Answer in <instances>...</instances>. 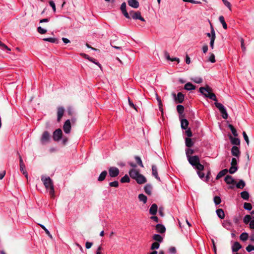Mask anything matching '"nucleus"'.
Instances as JSON below:
<instances>
[{"instance_id":"obj_1","label":"nucleus","mask_w":254,"mask_h":254,"mask_svg":"<svg viewBox=\"0 0 254 254\" xmlns=\"http://www.w3.org/2000/svg\"><path fill=\"white\" fill-rule=\"evenodd\" d=\"M199 92L206 98L215 101V105L219 109L220 113L222 114V118L224 119H227L228 117L226 109L220 103L217 102V99L215 94L212 93V89L208 85L205 87H201L199 89Z\"/></svg>"},{"instance_id":"obj_2","label":"nucleus","mask_w":254,"mask_h":254,"mask_svg":"<svg viewBox=\"0 0 254 254\" xmlns=\"http://www.w3.org/2000/svg\"><path fill=\"white\" fill-rule=\"evenodd\" d=\"M41 180L46 189L49 190L50 195L51 197H54L55 196V190L52 180L49 177L44 176L41 177Z\"/></svg>"},{"instance_id":"obj_3","label":"nucleus","mask_w":254,"mask_h":254,"mask_svg":"<svg viewBox=\"0 0 254 254\" xmlns=\"http://www.w3.org/2000/svg\"><path fill=\"white\" fill-rule=\"evenodd\" d=\"M190 164L195 169L198 171H203L204 166L200 163L199 158L197 155L192 156L188 159Z\"/></svg>"},{"instance_id":"obj_4","label":"nucleus","mask_w":254,"mask_h":254,"mask_svg":"<svg viewBox=\"0 0 254 254\" xmlns=\"http://www.w3.org/2000/svg\"><path fill=\"white\" fill-rule=\"evenodd\" d=\"M50 140V134L48 131H45L40 138V142L42 145H45Z\"/></svg>"},{"instance_id":"obj_5","label":"nucleus","mask_w":254,"mask_h":254,"mask_svg":"<svg viewBox=\"0 0 254 254\" xmlns=\"http://www.w3.org/2000/svg\"><path fill=\"white\" fill-rule=\"evenodd\" d=\"M63 132L62 130L60 128L56 129L53 133V138L55 141H59L62 138Z\"/></svg>"},{"instance_id":"obj_6","label":"nucleus","mask_w":254,"mask_h":254,"mask_svg":"<svg viewBox=\"0 0 254 254\" xmlns=\"http://www.w3.org/2000/svg\"><path fill=\"white\" fill-rule=\"evenodd\" d=\"M109 173L111 177L115 178L119 175L120 171L118 168L115 167H111L109 169Z\"/></svg>"},{"instance_id":"obj_7","label":"nucleus","mask_w":254,"mask_h":254,"mask_svg":"<svg viewBox=\"0 0 254 254\" xmlns=\"http://www.w3.org/2000/svg\"><path fill=\"white\" fill-rule=\"evenodd\" d=\"M71 128V126L70 121L69 120H67L65 122V123L63 126L64 131L65 133L68 134L70 132Z\"/></svg>"},{"instance_id":"obj_8","label":"nucleus","mask_w":254,"mask_h":254,"mask_svg":"<svg viewBox=\"0 0 254 254\" xmlns=\"http://www.w3.org/2000/svg\"><path fill=\"white\" fill-rule=\"evenodd\" d=\"M131 14L132 13L131 17L134 19H139L142 21H145V19L143 17H142L141 15V13L139 11L133 12L131 11L130 12Z\"/></svg>"},{"instance_id":"obj_9","label":"nucleus","mask_w":254,"mask_h":254,"mask_svg":"<svg viewBox=\"0 0 254 254\" xmlns=\"http://www.w3.org/2000/svg\"><path fill=\"white\" fill-rule=\"evenodd\" d=\"M64 109L63 107H59L58 108L57 111V121L58 122H60L61 118L64 115Z\"/></svg>"},{"instance_id":"obj_10","label":"nucleus","mask_w":254,"mask_h":254,"mask_svg":"<svg viewBox=\"0 0 254 254\" xmlns=\"http://www.w3.org/2000/svg\"><path fill=\"white\" fill-rule=\"evenodd\" d=\"M139 174V171L134 168L130 170L129 171V176L134 180L136 179Z\"/></svg>"},{"instance_id":"obj_11","label":"nucleus","mask_w":254,"mask_h":254,"mask_svg":"<svg viewBox=\"0 0 254 254\" xmlns=\"http://www.w3.org/2000/svg\"><path fill=\"white\" fill-rule=\"evenodd\" d=\"M231 153L233 156L239 158L240 155L239 148L236 146H233L231 149Z\"/></svg>"},{"instance_id":"obj_12","label":"nucleus","mask_w":254,"mask_h":254,"mask_svg":"<svg viewBox=\"0 0 254 254\" xmlns=\"http://www.w3.org/2000/svg\"><path fill=\"white\" fill-rule=\"evenodd\" d=\"M121 10L123 14H124V15L127 18H128V19L130 18V16L126 10V3L125 2H124L121 4Z\"/></svg>"},{"instance_id":"obj_13","label":"nucleus","mask_w":254,"mask_h":254,"mask_svg":"<svg viewBox=\"0 0 254 254\" xmlns=\"http://www.w3.org/2000/svg\"><path fill=\"white\" fill-rule=\"evenodd\" d=\"M174 96L175 98V100L176 101L179 103H182L184 100V95L181 92H179L177 94V96H176V95L174 94Z\"/></svg>"},{"instance_id":"obj_14","label":"nucleus","mask_w":254,"mask_h":254,"mask_svg":"<svg viewBox=\"0 0 254 254\" xmlns=\"http://www.w3.org/2000/svg\"><path fill=\"white\" fill-rule=\"evenodd\" d=\"M135 180L138 184H142L146 182L145 177L140 174H139Z\"/></svg>"},{"instance_id":"obj_15","label":"nucleus","mask_w":254,"mask_h":254,"mask_svg":"<svg viewBox=\"0 0 254 254\" xmlns=\"http://www.w3.org/2000/svg\"><path fill=\"white\" fill-rule=\"evenodd\" d=\"M128 5L134 8H137L139 7V2L136 0H128Z\"/></svg>"},{"instance_id":"obj_16","label":"nucleus","mask_w":254,"mask_h":254,"mask_svg":"<svg viewBox=\"0 0 254 254\" xmlns=\"http://www.w3.org/2000/svg\"><path fill=\"white\" fill-rule=\"evenodd\" d=\"M241 248L242 246L238 242H235L232 246V250L233 252H237Z\"/></svg>"},{"instance_id":"obj_17","label":"nucleus","mask_w":254,"mask_h":254,"mask_svg":"<svg viewBox=\"0 0 254 254\" xmlns=\"http://www.w3.org/2000/svg\"><path fill=\"white\" fill-rule=\"evenodd\" d=\"M155 229L157 232L160 233H163L166 231V228L165 226L162 224H158L155 226Z\"/></svg>"},{"instance_id":"obj_18","label":"nucleus","mask_w":254,"mask_h":254,"mask_svg":"<svg viewBox=\"0 0 254 254\" xmlns=\"http://www.w3.org/2000/svg\"><path fill=\"white\" fill-rule=\"evenodd\" d=\"M152 175L158 181H160V178L158 176L157 172V168L155 165L152 166Z\"/></svg>"},{"instance_id":"obj_19","label":"nucleus","mask_w":254,"mask_h":254,"mask_svg":"<svg viewBox=\"0 0 254 254\" xmlns=\"http://www.w3.org/2000/svg\"><path fill=\"white\" fill-rule=\"evenodd\" d=\"M157 205L155 203L153 204L149 209V213L153 215H155L157 213Z\"/></svg>"},{"instance_id":"obj_20","label":"nucleus","mask_w":254,"mask_h":254,"mask_svg":"<svg viewBox=\"0 0 254 254\" xmlns=\"http://www.w3.org/2000/svg\"><path fill=\"white\" fill-rule=\"evenodd\" d=\"M189 125V122L187 119H184L181 120V126L183 129H186L188 128Z\"/></svg>"},{"instance_id":"obj_21","label":"nucleus","mask_w":254,"mask_h":254,"mask_svg":"<svg viewBox=\"0 0 254 254\" xmlns=\"http://www.w3.org/2000/svg\"><path fill=\"white\" fill-rule=\"evenodd\" d=\"M225 181L227 184H233L236 183L235 180L230 175H227L225 177Z\"/></svg>"},{"instance_id":"obj_22","label":"nucleus","mask_w":254,"mask_h":254,"mask_svg":"<svg viewBox=\"0 0 254 254\" xmlns=\"http://www.w3.org/2000/svg\"><path fill=\"white\" fill-rule=\"evenodd\" d=\"M195 88V86L190 82L187 83L184 86V89L186 90H192Z\"/></svg>"},{"instance_id":"obj_23","label":"nucleus","mask_w":254,"mask_h":254,"mask_svg":"<svg viewBox=\"0 0 254 254\" xmlns=\"http://www.w3.org/2000/svg\"><path fill=\"white\" fill-rule=\"evenodd\" d=\"M230 139L231 143L236 145H239L240 144V140L237 137H233L232 136H230Z\"/></svg>"},{"instance_id":"obj_24","label":"nucleus","mask_w":254,"mask_h":254,"mask_svg":"<svg viewBox=\"0 0 254 254\" xmlns=\"http://www.w3.org/2000/svg\"><path fill=\"white\" fill-rule=\"evenodd\" d=\"M107 175V172L106 171H104L102 172V173L100 174V175L98 178V181L99 182H102V181H104Z\"/></svg>"},{"instance_id":"obj_25","label":"nucleus","mask_w":254,"mask_h":254,"mask_svg":"<svg viewBox=\"0 0 254 254\" xmlns=\"http://www.w3.org/2000/svg\"><path fill=\"white\" fill-rule=\"evenodd\" d=\"M217 216L221 219H224L225 217V213L222 209L219 208L216 210Z\"/></svg>"},{"instance_id":"obj_26","label":"nucleus","mask_w":254,"mask_h":254,"mask_svg":"<svg viewBox=\"0 0 254 254\" xmlns=\"http://www.w3.org/2000/svg\"><path fill=\"white\" fill-rule=\"evenodd\" d=\"M216 36L215 31H212V38L210 39V46L212 49L214 48V41L215 40Z\"/></svg>"},{"instance_id":"obj_27","label":"nucleus","mask_w":254,"mask_h":254,"mask_svg":"<svg viewBox=\"0 0 254 254\" xmlns=\"http://www.w3.org/2000/svg\"><path fill=\"white\" fill-rule=\"evenodd\" d=\"M228 170L227 169H225L222 171H221L217 175L216 179L218 180L223 176H225L226 173L228 172Z\"/></svg>"},{"instance_id":"obj_28","label":"nucleus","mask_w":254,"mask_h":254,"mask_svg":"<svg viewBox=\"0 0 254 254\" xmlns=\"http://www.w3.org/2000/svg\"><path fill=\"white\" fill-rule=\"evenodd\" d=\"M185 143L186 145L188 147H191L193 145V142L191 139L189 137L186 138Z\"/></svg>"},{"instance_id":"obj_29","label":"nucleus","mask_w":254,"mask_h":254,"mask_svg":"<svg viewBox=\"0 0 254 254\" xmlns=\"http://www.w3.org/2000/svg\"><path fill=\"white\" fill-rule=\"evenodd\" d=\"M219 20L220 23L222 24L223 27L225 29H227V25L226 22L225 21V19L223 16H220L219 17Z\"/></svg>"},{"instance_id":"obj_30","label":"nucleus","mask_w":254,"mask_h":254,"mask_svg":"<svg viewBox=\"0 0 254 254\" xmlns=\"http://www.w3.org/2000/svg\"><path fill=\"white\" fill-rule=\"evenodd\" d=\"M252 219H253L252 215L251 216L250 215H246L243 219V221L245 224H248L249 223H250Z\"/></svg>"},{"instance_id":"obj_31","label":"nucleus","mask_w":254,"mask_h":254,"mask_svg":"<svg viewBox=\"0 0 254 254\" xmlns=\"http://www.w3.org/2000/svg\"><path fill=\"white\" fill-rule=\"evenodd\" d=\"M241 196L242 198H243L244 200H248L250 197L249 193L247 191H242L241 193Z\"/></svg>"},{"instance_id":"obj_32","label":"nucleus","mask_w":254,"mask_h":254,"mask_svg":"<svg viewBox=\"0 0 254 254\" xmlns=\"http://www.w3.org/2000/svg\"><path fill=\"white\" fill-rule=\"evenodd\" d=\"M246 186V184L245 182L241 180L240 181L236 184V187L238 189H243Z\"/></svg>"},{"instance_id":"obj_33","label":"nucleus","mask_w":254,"mask_h":254,"mask_svg":"<svg viewBox=\"0 0 254 254\" xmlns=\"http://www.w3.org/2000/svg\"><path fill=\"white\" fill-rule=\"evenodd\" d=\"M240 239L242 241H246L248 239V234L246 232L242 233L240 236Z\"/></svg>"},{"instance_id":"obj_34","label":"nucleus","mask_w":254,"mask_h":254,"mask_svg":"<svg viewBox=\"0 0 254 254\" xmlns=\"http://www.w3.org/2000/svg\"><path fill=\"white\" fill-rule=\"evenodd\" d=\"M151 190L152 187L150 185L147 184L144 187V191L148 194H151Z\"/></svg>"},{"instance_id":"obj_35","label":"nucleus","mask_w":254,"mask_h":254,"mask_svg":"<svg viewBox=\"0 0 254 254\" xmlns=\"http://www.w3.org/2000/svg\"><path fill=\"white\" fill-rule=\"evenodd\" d=\"M138 199L140 201H142L143 203H146L147 201V197L143 194H139L138 195Z\"/></svg>"},{"instance_id":"obj_36","label":"nucleus","mask_w":254,"mask_h":254,"mask_svg":"<svg viewBox=\"0 0 254 254\" xmlns=\"http://www.w3.org/2000/svg\"><path fill=\"white\" fill-rule=\"evenodd\" d=\"M153 239L158 242H161L163 240L162 237L159 234L154 235L153 236Z\"/></svg>"},{"instance_id":"obj_37","label":"nucleus","mask_w":254,"mask_h":254,"mask_svg":"<svg viewBox=\"0 0 254 254\" xmlns=\"http://www.w3.org/2000/svg\"><path fill=\"white\" fill-rule=\"evenodd\" d=\"M130 181L129 177L127 175H125L121 179V182L122 183H128Z\"/></svg>"},{"instance_id":"obj_38","label":"nucleus","mask_w":254,"mask_h":254,"mask_svg":"<svg viewBox=\"0 0 254 254\" xmlns=\"http://www.w3.org/2000/svg\"><path fill=\"white\" fill-rule=\"evenodd\" d=\"M40 225V226L45 231V233H46L47 235H48V236L51 238V239H52L53 238V237L52 236V235L50 234L49 231L45 227V226H44L42 224H39Z\"/></svg>"},{"instance_id":"obj_39","label":"nucleus","mask_w":254,"mask_h":254,"mask_svg":"<svg viewBox=\"0 0 254 254\" xmlns=\"http://www.w3.org/2000/svg\"><path fill=\"white\" fill-rule=\"evenodd\" d=\"M251 215H252L253 219L250 223V228L251 229H254V210L251 212Z\"/></svg>"},{"instance_id":"obj_40","label":"nucleus","mask_w":254,"mask_h":254,"mask_svg":"<svg viewBox=\"0 0 254 254\" xmlns=\"http://www.w3.org/2000/svg\"><path fill=\"white\" fill-rule=\"evenodd\" d=\"M43 40L52 43H57L58 41L57 39L55 38H44Z\"/></svg>"},{"instance_id":"obj_41","label":"nucleus","mask_w":254,"mask_h":254,"mask_svg":"<svg viewBox=\"0 0 254 254\" xmlns=\"http://www.w3.org/2000/svg\"><path fill=\"white\" fill-rule=\"evenodd\" d=\"M156 99L157 100L159 108L161 112H163L162 104L161 102V99L158 96L157 94H156Z\"/></svg>"},{"instance_id":"obj_42","label":"nucleus","mask_w":254,"mask_h":254,"mask_svg":"<svg viewBox=\"0 0 254 254\" xmlns=\"http://www.w3.org/2000/svg\"><path fill=\"white\" fill-rule=\"evenodd\" d=\"M229 127L231 129L233 134L235 136H238V133H237V130L235 129V128L233 127V126L232 125H229Z\"/></svg>"},{"instance_id":"obj_43","label":"nucleus","mask_w":254,"mask_h":254,"mask_svg":"<svg viewBox=\"0 0 254 254\" xmlns=\"http://www.w3.org/2000/svg\"><path fill=\"white\" fill-rule=\"evenodd\" d=\"M177 110L179 114H182L184 112V107L183 105H178L177 106Z\"/></svg>"},{"instance_id":"obj_44","label":"nucleus","mask_w":254,"mask_h":254,"mask_svg":"<svg viewBox=\"0 0 254 254\" xmlns=\"http://www.w3.org/2000/svg\"><path fill=\"white\" fill-rule=\"evenodd\" d=\"M194 153V151L193 149H187L186 150V153L187 157V158L188 159L189 157H191L192 156H190V155Z\"/></svg>"},{"instance_id":"obj_45","label":"nucleus","mask_w":254,"mask_h":254,"mask_svg":"<svg viewBox=\"0 0 254 254\" xmlns=\"http://www.w3.org/2000/svg\"><path fill=\"white\" fill-rule=\"evenodd\" d=\"M191 80L196 83H200L202 82V79L199 77L192 78Z\"/></svg>"},{"instance_id":"obj_46","label":"nucleus","mask_w":254,"mask_h":254,"mask_svg":"<svg viewBox=\"0 0 254 254\" xmlns=\"http://www.w3.org/2000/svg\"><path fill=\"white\" fill-rule=\"evenodd\" d=\"M244 208L248 210H251L252 209V205L250 203L245 202L244 204Z\"/></svg>"},{"instance_id":"obj_47","label":"nucleus","mask_w":254,"mask_h":254,"mask_svg":"<svg viewBox=\"0 0 254 254\" xmlns=\"http://www.w3.org/2000/svg\"><path fill=\"white\" fill-rule=\"evenodd\" d=\"M135 159L137 162V163L141 167H143V165L141 160V158L138 156H135Z\"/></svg>"},{"instance_id":"obj_48","label":"nucleus","mask_w":254,"mask_h":254,"mask_svg":"<svg viewBox=\"0 0 254 254\" xmlns=\"http://www.w3.org/2000/svg\"><path fill=\"white\" fill-rule=\"evenodd\" d=\"M214 202L216 205L219 204L221 202V198L219 196H215L214 197Z\"/></svg>"},{"instance_id":"obj_49","label":"nucleus","mask_w":254,"mask_h":254,"mask_svg":"<svg viewBox=\"0 0 254 254\" xmlns=\"http://www.w3.org/2000/svg\"><path fill=\"white\" fill-rule=\"evenodd\" d=\"M238 170V167L237 166H232L230 167V168L229 170V172L230 174H234Z\"/></svg>"},{"instance_id":"obj_50","label":"nucleus","mask_w":254,"mask_h":254,"mask_svg":"<svg viewBox=\"0 0 254 254\" xmlns=\"http://www.w3.org/2000/svg\"><path fill=\"white\" fill-rule=\"evenodd\" d=\"M37 31L39 33L41 34H44L47 32V30L43 29L41 26H39L37 28Z\"/></svg>"},{"instance_id":"obj_51","label":"nucleus","mask_w":254,"mask_h":254,"mask_svg":"<svg viewBox=\"0 0 254 254\" xmlns=\"http://www.w3.org/2000/svg\"><path fill=\"white\" fill-rule=\"evenodd\" d=\"M222 0L223 2L225 5L226 6H227L229 9V10L230 11H231L232 10L231 4L230 2H229L227 0Z\"/></svg>"},{"instance_id":"obj_52","label":"nucleus","mask_w":254,"mask_h":254,"mask_svg":"<svg viewBox=\"0 0 254 254\" xmlns=\"http://www.w3.org/2000/svg\"><path fill=\"white\" fill-rule=\"evenodd\" d=\"M159 247V244L158 242H154L152 244L151 246V250L158 249Z\"/></svg>"},{"instance_id":"obj_53","label":"nucleus","mask_w":254,"mask_h":254,"mask_svg":"<svg viewBox=\"0 0 254 254\" xmlns=\"http://www.w3.org/2000/svg\"><path fill=\"white\" fill-rule=\"evenodd\" d=\"M109 186L112 187L117 188L119 186V182L117 181H115L109 183Z\"/></svg>"},{"instance_id":"obj_54","label":"nucleus","mask_w":254,"mask_h":254,"mask_svg":"<svg viewBox=\"0 0 254 254\" xmlns=\"http://www.w3.org/2000/svg\"><path fill=\"white\" fill-rule=\"evenodd\" d=\"M209 61L212 63H214L216 62L215 56L213 54H212V53L210 54V57L209 58Z\"/></svg>"},{"instance_id":"obj_55","label":"nucleus","mask_w":254,"mask_h":254,"mask_svg":"<svg viewBox=\"0 0 254 254\" xmlns=\"http://www.w3.org/2000/svg\"><path fill=\"white\" fill-rule=\"evenodd\" d=\"M49 4L52 7V9L54 12H56V5L54 1L50 0L49 1Z\"/></svg>"},{"instance_id":"obj_56","label":"nucleus","mask_w":254,"mask_h":254,"mask_svg":"<svg viewBox=\"0 0 254 254\" xmlns=\"http://www.w3.org/2000/svg\"><path fill=\"white\" fill-rule=\"evenodd\" d=\"M243 135L245 140L246 141L247 144L249 145V137L245 131H243Z\"/></svg>"},{"instance_id":"obj_57","label":"nucleus","mask_w":254,"mask_h":254,"mask_svg":"<svg viewBox=\"0 0 254 254\" xmlns=\"http://www.w3.org/2000/svg\"><path fill=\"white\" fill-rule=\"evenodd\" d=\"M231 165L232 166H237V160L236 158L232 159Z\"/></svg>"},{"instance_id":"obj_58","label":"nucleus","mask_w":254,"mask_h":254,"mask_svg":"<svg viewBox=\"0 0 254 254\" xmlns=\"http://www.w3.org/2000/svg\"><path fill=\"white\" fill-rule=\"evenodd\" d=\"M246 250L248 252H250L254 250V246H253L252 245H249L246 247Z\"/></svg>"},{"instance_id":"obj_59","label":"nucleus","mask_w":254,"mask_h":254,"mask_svg":"<svg viewBox=\"0 0 254 254\" xmlns=\"http://www.w3.org/2000/svg\"><path fill=\"white\" fill-rule=\"evenodd\" d=\"M201 171H202L197 170V174L200 179H203L204 178L205 175L203 172H201Z\"/></svg>"},{"instance_id":"obj_60","label":"nucleus","mask_w":254,"mask_h":254,"mask_svg":"<svg viewBox=\"0 0 254 254\" xmlns=\"http://www.w3.org/2000/svg\"><path fill=\"white\" fill-rule=\"evenodd\" d=\"M184 1H185V2H190L191 3H193V4H199V3H201V2L200 1H196V0H183Z\"/></svg>"},{"instance_id":"obj_61","label":"nucleus","mask_w":254,"mask_h":254,"mask_svg":"<svg viewBox=\"0 0 254 254\" xmlns=\"http://www.w3.org/2000/svg\"><path fill=\"white\" fill-rule=\"evenodd\" d=\"M186 134L187 135V136L190 138V137L191 136H192V132H191V131L190 130V128H188L186 131Z\"/></svg>"},{"instance_id":"obj_62","label":"nucleus","mask_w":254,"mask_h":254,"mask_svg":"<svg viewBox=\"0 0 254 254\" xmlns=\"http://www.w3.org/2000/svg\"><path fill=\"white\" fill-rule=\"evenodd\" d=\"M241 48H242L243 51H245L246 48L245 46L244 40L243 38H242L241 39Z\"/></svg>"},{"instance_id":"obj_63","label":"nucleus","mask_w":254,"mask_h":254,"mask_svg":"<svg viewBox=\"0 0 254 254\" xmlns=\"http://www.w3.org/2000/svg\"><path fill=\"white\" fill-rule=\"evenodd\" d=\"M223 225L225 228L229 229V227H230L231 223L230 222L226 221L223 223Z\"/></svg>"},{"instance_id":"obj_64","label":"nucleus","mask_w":254,"mask_h":254,"mask_svg":"<svg viewBox=\"0 0 254 254\" xmlns=\"http://www.w3.org/2000/svg\"><path fill=\"white\" fill-rule=\"evenodd\" d=\"M67 113L69 115L72 116L73 114V111L72 108L71 107H69L67 108Z\"/></svg>"}]
</instances>
